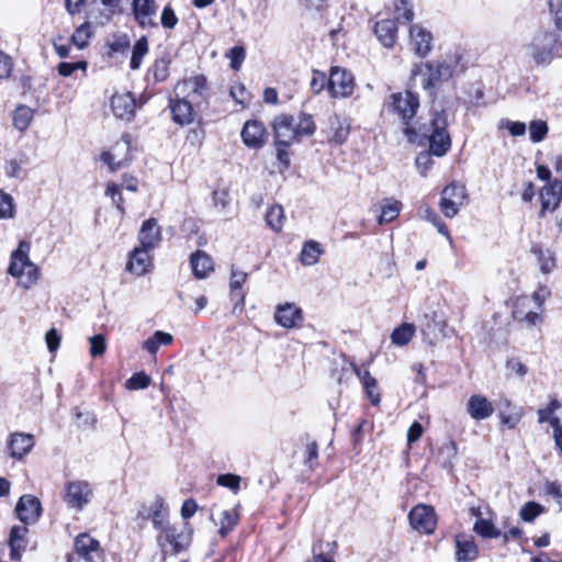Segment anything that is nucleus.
Here are the masks:
<instances>
[{
    "label": "nucleus",
    "instance_id": "obj_1",
    "mask_svg": "<svg viewBox=\"0 0 562 562\" xmlns=\"http://www.w3.org/2000/svg\"><path fill=\"white\" fill-rule=\"evenodd\" d=\"M448 127V113L446 110L436 112L429 126L419 128L418 139L427 140L429 144L428 151H422L415 159V165L422 176H426L427 171L432 166L431 155L442 157L451 147V138L447 132ZM420 143L419 145H422Z\"/></svg>",
    "mask_w": 562,
    "mask_h": 562
},
{
    "label": "nucleus",
    "instance_id": "obj_2",
    "mask_svg": "<svg viewBox=\"0 0 562 562\" xmlns=\"http://www.w3.org/2000/svg\"><path fill=\"white\" fill-rule=\"evenodd\" d=\"M315 130V122L310 114H281L273 121L274 144L292 145L301 137L312 136Z\"/></svg>",
    "mask_w": 562,
    "mask_h": 562
},
{
    "label": "nucleus",
    "instance_id": "obj_3",
    "mask_svg": "<svg viewBox=\"0 0 562 562\" xmlns=\"http://www.w3.org/2000/svg\"><path fill=\"white\" fill-rule=\"evenodd\" d=\"M459 60L450 56L438 61L416 65L411 71V80L420 78V86L424 90L431 91L440 82L449 80L456 72Z\"/></svg>",
    "mask_w": 562,
    "mask_h": 562
},
{
    "label": "nucleus",
    "instance_id": "obj_4",
    "mask_svg": "<svg viewBox=\"0 0 562 562\" xmlns=\"http://www.w3.org/2000/svg\"><path fill=\"white\" fill-rule=\"evenodd\" d=\"M390 106L392 112L398 116L401 122L405 125L403 132L407 140L413 144H420L418 133L412 125L411 121L417 114L419 108V99L416 93L407 90L405 92H396L390 95Z\"/></svg>",
    "mask_w": 562,
    "mask_h": 562
},
{
    "label": "nucleus",
    "instance_id": "obj_5",
    "mask_svg": "<svg viewBox=\"0 0 562 562\" xmlns=\"http://www.w3.org/2000/svg\"><path fill=\"white\" fill-rule=\"evenodd\" d=\"M30 243L21 240L11 254L8 272L18 279L20 285L30 289L38 280L40 269L29 258Z\"/></svg>",
    "mask_w": 562,
    "mask_h": 562
},
{
    "label": "nucleus",
    "instance_id": "obj_6",
    "mask_svg": "<svg viewBox=\"0 0 562 562\" xmlns=\"http://www.w3.org/2000/svg\"><path fill=\"white\" fill-rule=\"evenodd\" d=\"M193 529L188 522L172 524L157 533V544L164 555H176L190 547Z\"/></svg>",
    "mask_w": 562,
    "mask_h": 562
},
{
    "label": "nucleus",
    "instance_id": "obj_7",
    "mask_svg": "<svg viewBox=\"0 0 562 562\" xmlns=\"http://www.w3.org/2000/svg\"><path fill=\"white\" fill-rule=\"evenodd\" d=\"M529 55L537 65H549L554 57L560 56L562 46L554 32H543L535 37L528 47Z\"/></svg>",
    "mask_w": 562,
    "mask_h": 562
},
{
    "label": "nucleus",
    "instance_id": "obj_8",
    "mask_svg": "<svg viewBox=\"0 0 562 562\" xmlns=\"http://www.w3.org/2000/svg\"><path fill=\"white\" fill-rule=\"evenodd\" d=\"M92 496L93 490L87 481H68L64 485L63 501L70 509L82 510L90 504Z\"/></svg>",
    "mask_w": 562,
    "mask_h": 562
},
{
    "label": "nucleus",
    "instance_id": "obj_9",
    "mask_svg": "<svg viewBox=\"0 0 562 562\" xmlns=\"http://www.w3.org/2000/svg\"><path fill=\"white\" fill-rule=\"evenodd\" d=\"M467 198V189L462 184L452 182L443 188L440 198V211L448 217H454Z\"/></svg>",
    "mask_w": 562,
    "mask_h": 562
},
{
    "label": "nucleus",
    "instance_id": "obj_10",
    "mask_svg": "<svg viewBox=\"0 0 562 562\" xmlns=\"http://www.w3.org/2000/svg\"><path fill=\"white\" fill-rule=\"evenodd\" d=\"M411 527L419 533L430 535L437 526V515L432 506L418 504L408 514Z\"/></svg>",
    "mask_w": 562,
    "mask_h": 562
},
{
    "label": "nucleus",
    "instance_id": "obj_11",
    "mask_svg": "<svg viewBox=\"0 0 562 562\" xmlns=\"http://www.w3.org/2000/svg\"><path fill=\"white\" fill-rule=\"evenodd\" d=\"M100 542L88 533H80L75 539V549L67 557V562H95Z\"/></svg>",
    "mask_w": 562,
    "mask_h": 562
},
{
    "label": "nucleus",
    "instance_id": "obj_12",
    "mask_svg": "<svg viewBox=\"0 0 562 562\" xmlns=\"http://www.w3.org/2000/svg\"><path fill=\"white\" fill-rule=\"evenodd\" d=\"M158 4L156 0H132V13L137 25L143 29H156Z\"/></svg>",
    "mask_w": 562,
    "mask_h": 562
},
{
    "label": "nucleus",
    "instance_id": "obj_13",
    "mask_svg": "<svg viewBox=\"0 0 562 562\" xmlns=\"http://www.w3.org/2000/svg\"><path fill=\"white\" fill-rule=\"evenodd\" d=\"M132 137L124 133L120 142L116 143L114 151H103L100 156L101 161L106 164L111 171L121 169L125 161L130 160L128 153L131 148Z\"/></svg>",
    "mask_w": 562,
    "mask_h": 562
},
{
    "label": "nucleus",
    "instance_id": "obj_14",
    "mask_svg": "<svg viewBox=\"0 0 562 562\" xmlns=\"http://www.w3.org/2000/svg\"><path fill=\"white\" fill-rule=\"evenodd\" d=\"M177 93H186L191 101L200 104L201 101L209 97V88L204 76H195L188 78L176 86Z\"/></svg>",
    "mask_w": 562,
    "mask_h": 562
},
{
    "label": "nucleus",
    "instance_id": "obj_15",
    "mask_svg": "<svg viewBox=\"0 0 562 562\" xmlns=\"http://www.w3.org/2000/svg\"><path fill=\"white\" fill-rule=\"evenodd\" d=\"M328 88L335 97H348L353 91V77L349 71L335 67L328 78Z\"/></svg>",
    "mask_w": 562,
    "mask_h": 562
},
{
    "label": "nucleus",
    "instance_id": "obj_16",
    "mask_svg": "<svg viewBox=\"0 0 562 562\" xmlns=\"http://www.w3.org/2000/svg\"><path fill=\"white\" fill-rule=\"evenodd\" d=\"M15 512L18 518L25 525L35 522L42 513V505L37 497L26 494L20 497Z\"/></svg>",
    "mask_w": 562,
    "mask_h": 562
},
{
    "label": "nucleus",
    "instance_id": "obj_17",
    "mask_svg": "<svg viewBox=\"0 0 562 562\" xmlns=\"http://www.w3.org/2000/svg\"><path fill=\"white\" fill-rule=\"evenodd\" d=\"M328 135V140L337 145L344 144L350 133V125L345 117L333 113L327 119V128L323 131Z\"/></svg>",
    "mask_w": 562,
    "mask_h": 562
},
{
    "label": "nucleus",
    "instance_id": "obj_18",
    "mask_svg": "<svg viewBox=\"0 0 562 562\" xmlns=\"http://www.w3.org/2000/svg\"><path fill=\"white\" fill-rule=\"evenodd\" d=\"M244 144L250 148H261L267 139L265 125L259 121H247L241 130Z\"/></svg>",
    "mask_w": 562,
    "mask_h": 562
},
{
    "label": "nucleus",
    "instance_id": "obj_19",
    "mask_svg": "<svg viewBox=\"0 0 562 562\" xmlns=\"http://www.w3.org/2000/svg\"><path fill=\"white\" fill-rule=\"evenodd\" d=\"M531 300L528 296H519L515 300L513 306V317L519 323H525L528 326H535L541 322L539 311L530 310Z\"/></svg>",
    "mask_w": 562,
    "mask_h": 562
},
{
    "label": "nucleus",
    "instance_id": "obj_20",
    "mask_svg": "<svg viewBox=\"0 0 562 562\" xmlns=\"http://www.w3.org/2000/svg\"><path fill=\"white\" fill-rule=\"evenodd\" d=\"M111 108L116 117L131 121L135 115L136 100L131 92L115 93L111 99Z\"/></svg>",
    "mask_w": 562,
    "mask_h": 562
},
{
    "label": "nucleus",
    "instance_id": "obj_21",
    "mask_svg": "<svg viewBox=\"0 0 562 562\" xmlns=\"http://www.w3.org/2000/svg\"><path fill=\"white\" fill-rule=\"evenodd\" d=\"M561 199L562 181L555 179L546 184L540 192V216H543L546 211H554L559 206Z\"/></svg>",
    "mask_w": 562,
    "mask_h": 562
},
{
    "label": "nucleus",
    "instance_id": "obj_22",
    "mask_svg": "<svg viewBox=\"0 0 562 562\" xmlns=\"http://www.w3.org/2000/svg\"><path fill=\"white\" fill-rule=\"evenodd\" d=\"M34 436L25 432H13L8 440L9 456L13 459H22L34 447Z\"/></svg>",
    "mask_w": 562,
    "mask_h": 562
},
{
    "label": "nucleus",
    "instance_id": "obj_23",
    "mask_svg": "<svg viewBox=\"0 0 562 562\" xmlns=\"http://www.w3.org/2000/svg\"><path fill=\"white\" fill-rule=\"evenodd\" d=\"M409 38L413 50L419 57H425L429 54L432 47V35L429 31L420 25H412L409 29Z\"/></svg>",
    "mask_w": 562,
    "mask_h": 562
},
{
    "label": "nucleus",
    "instance_id": "obj_24",
    "mask_svg": "<svg viewBox=\"0 0 562 562\" xmlns=\"http://www.w3.org/2000/svg\"><path fill=\"white\" fill-rule=\"evenodd\" d=\"M274 321L284 328H293L303 321L302 310L291 303L279 305L274 313Z\"/></svg>",
    "mask_w": 562,
    "mask_h": 562
},
{
    "label": "nucleus",
    "instance_id": "obj_25",
    "mask_svg": "<svg viewBox=\"0 0 562 562\" xmlns=\"http://www.w3.org/2000/svg\"><path fill=\"white\" fill-rule=\"evenodd\" d=\"M467 412L475 420H483L494 413L493 404L483 395L474 394L467 403Z\"/></svg>",
    "mask_w": 562,
    "mask_h": 562
},
{
    "label": "nucleus",
    "instance_id": "obj_26",
    "mask_svg": "<svg viewBox=\"0 0 562 562\" xmlns=\"http://www.w3.org/2000/svg\"><path fill=\"white\" fill-rule=\"evenodd\" d=\"M374 33L379 42L386 48H392L397 40L396 20L383 19L375 23Z\"/></svg>",
    "mask_w": 562,
    "mask_h": 562
},
{
    "label": "nucleus",
    "instance_id": "obj_27",
    "mask_svg": "<svg viewBox=\"0 0 562 562\" xmlns=\"http://www.w3.org/2000/svg\"><path fill=\"white\" fill-rule=\"evenodd\" d=\"M456 546L457 562H471L474 561L479 555V549L472 536L463 533L458 535L456 537Z\"/></svg>",
    "mask_w": 562,
    "mask_h": 562
},
{
    "label": "nucleus",
    "instance_id": "obj_28",
    "mask_svg": "<svg viewBox=\"0 0 562 562\" xmlns=\"http://www.w3.org/2000/svg\"><path fill=\"white\" fill-rule=\"evenodd\" d=\"M140 247L154 249L161 239V231L155 218L146 220L139 231Z\"/></svg>",
    "mask_w": 562,
    "mask_h": 562
},
{
    "label": "nucleus",
    "instance_id": "obj_29",
    "mask_svg": "<svg viewBox=\"0 0 562 562\" xmlns=\"http://www.w3.org/2000/svg\"><path fill=\"white\" fill-rule=\"evenodd\" d=\"M538 423H549L554 429L562 426V402L558 398H551L549 405L546 408H539L537 411Z\"/></svg>",
    "mask_w": 562,
    "mask_h": 562
},
{
    "label": "nucleus",
    "instance_id": "obj_30",
    "mask_svg": "<svg viewBox=\"0 0 562 562\" xmlns=\"http://www.w3.org/2000/svg\"><path fill=\"white\" fill-rule=\"evenodd\" d=\"M26 526H14L11 528L9 546H10V558L11 560H20L23 551L27 547V533Z\"/></svg>",
    "mask_w": 562,
    "mask_h": 562
},
{
    "label": "nucleus",
    "instance_id": "obj_31",
    "mask_svg": "<svg viewBox=\"0 0 562 562\" xmlns=\"http://www.w3.org/2000/svg\"><path fill=\"white\" fill-rule=\"evenodd\" d=\"M193 276L198 279L206 278L214 270V262L210 255L203 250H196L190 257Z\"/></svg>",
    "mask_w": 562,
    "mask_h": 562
},
{
    "label": "nucleus",
    "instance_id": "obj_32",
    "mask_svg": "<svg viewBox=\"0 0 562 562\" xmlns=\"http://www.w3.org/2000/svg\"><path fill=\"white\" fill-rule=\"evenodd\" d=\"M192 103V101H189L186 98L170 101L169 106L175 123L179 125H187L193 121Z\"/></svg>",
    "mask_w": 562,
    "mask_h": 562
},
{
    "label": "nucleus",
    "instance_id": "obj_33",
    "mask_svg": "<svg viewBox=\"0 0 562 562\" xmlns=\"http://www.w3.org/2000/svg\"><path fill=\"white\" fill-rule=\"evenodd\" d=\"M169 512L161 497H156L149 508L148 517L151 519L155 530L160 532L171 524L168 520Z\"/></svg>",
    "mask_w": 562,
    "mask_h": 562
},
{
    "label": "nucleus",
    "instance_id": "obj_34",
    "mask_svg": "<svg viewBox=\"0 0 562 562\" xmlns=\"http://www.w3.org/2000/svg\"><path fill=\"white\" fill-rule=\"evenodd\" d=\"M149 251L150 249H145L143 247L135 248L127 262V270L136 276L145 274L150 267Z\"/></svg>",
    "mask_w": 562,
    "mask_h": 562
},
{
    "label": "nucleus",
    "instance_id": "obj_35",
    "mask_svg": "<svg viewBox=\"0 0 562 562\" xmlns=\"http://www.w3.org/2000/svg\"><path fill=\"white\" fill-rule=\"evenodd\" d=\"M352 371L361 381L371 404L378 405L380 403V394L376 392V380L367 369H361L356 364H352Z\"/></svg>",
    "mask_w": 562,
    "mask_h": 562
},
{
    "label": "nucleus",
    "instance_id": "obj_36",
    "mask_svg": "<svg viewBox=\"0 0 562 562\" xmlns=\"http://www.w3.org/2000/svg\"><path fill=\"white\" fill-rule=\"evenodd\" d=\"M248 274L241 270L236 269L235 266L231 268L229 290L232 300L236 304L243 305L245 302V293L243 292V284L246 282Z\"/></svg>",
    "mask_w": 562,
    "mask_h": 562
},
{
    "label": "nucleus",
    "instance_id": "obj_37",
    "mask_svg": "<svg viewBox=\"0 0 562 562\" xmlns=\"http://www.w3.org/2000/svg\"><path fill=\"white\" fill-rule=\"evenodd\" d=\"M324 249L322 245L316 240H307L303 244L300 262L303 266H314L319 261V257L323 255Z\"/></svg>",
    "mask_w": 562,
    "mask_h": 562
},
{
    "label": "nucleus",
    "instance_id": "obj_38",
    "mask_svg": "<svg viewBox=\"0 0 562 562\" xmlns=\"http://www.w3.org/2000/svg\"><path fill=\"white\" fill-rule=\"evenodd\" d=\"M402 203L394 199L384 200L381 206V215L379 216V224L384 225L394 221L401 212Z\"/></svg>",
    "mask_w": 562,
    "mask_h": 562
},
{
    "label": "nucleus",
    "instance_id": "obj_39",
    "mask_svg": "<svg viewBox=\"0 0 562 562\" xmlns=\"http://www.w3.org/2000/svg\"><path fill=\"white\" fill-rule=\"evenodd\" d=\"M531 252L537 256L542 273L548 274L555 268V258L551 250H543L540 246L533 245Z\"/></svg>",
    "mask_w": 562,
    "mask_h": 562
},
{
    "label": "nucleus",
    "instance_id": "obj_40",
    "mask_svg": "<svg viewBox=\"0 0 562 562\" xmlns=\"http://www.w3.org/2000/svg\"><path fill=\"white\" fill-rule=\"evenodd\" d=\"M415 334V326L413 324H403L395 328L391 335V340L396 346L407 345Z\"/></svg>",
    "mask_w": 562,
    "mask_h": 562
},
{
    "label": "nucleus",
    "instance_id": "obj_41",
    "mask_svg": "<svg viewBox=\"0 0 562 562\" xmlns=\"http://www.w3.org/2000/svg\"><path fill=\"white\" fill-rule=\"evenodd\" d=\"M33 119V110L26 105L16 108L13 114V125L19 131H25Z\"/></svg>",
    "mask_w": 562,
    "mask_h": 562
},
{
    "label": "nucleus",
    "instance_id": "obj_42",
    "mask_svg": "<svg viewBox=\"0 0 562 562\" xmlns=\"http://www.w3.org/2000/svg\"><path fill=\"white\" fill-rule=\"evenodd\" d=\"M266 222L272 231L280 232L284 222L283 207L280 204L272 205L266 214Z\"/></svg>",
    "mask_w": 562,
    "mask_h": 562
},
{
    "label": "nucleus",
    "instance_id": "obj_43",
    "mask_svg": "<svg viewBox=\"0 0 562 562\" xmlns=\"http://www.w3.org/2000/svg\"><path fill=\"white\" fill-rule=\"evenodd\" d=\"M148 52V42L145 36L140 37L136 41L134 44L133 50H132V57L130 66L133 70L138 69L142 65V60L144 56Z\"/></svg>",
    "mask_w": 562,
    "mask_h": 562
},
{
    "label": "nucleus",
    "instance_id": "obj_44",
    "mask_svg": "<svg viewBox=\"0 0 562 562\" xmlns=\"http://www.w3.org/2000/svg\"><path fill=\"white\" fill-rule=\"evenodd\" d=\"M473 529L483 538L494 539L501 536V530H498L494 524L487 519H477Z\"/></svg>",
    "mask_w": 562,
    "mask_h": 562
},
{
    "label": "nucleus",
    "instance_id": "obj_45",
    "mask_svg": "<svg viewBox=\"0 0 562 562\" xmlns=\"http://www.w3.org/2000/svg\"><path fill=\"white\" fill-rule=\"evenodd\" d=\"M395 15L398 21L409 23L414 19L412 0H397L395 2Z\"/></svg>",
    "mask_w": 562,
    "mask_h": 562
},
{
    "label": "nucleus",
    "instance_id": "obj_46",
    "mask_svg": "<svg viewBox=\"0 0 562 562\" xmlns=\"http://www.w3.org/2000/svg\"><path fill=\"white\" fill-rule=\"evenodd\" d=\"M544 512V507L536 502H527L519 512L520 518L526 522H531L540 514Z\"/></svg>",
    "mask_w": 562,
    "mask_h": 562
},
{
    "label": "nucleus",
    "instance_id": "obj_47",
    "mask_svg": "<svg viewBox=\"0 0 562 562\" xmlns=\"http://www.w3.org/2000/svg\"><path fill=\"white\" fill-rule=\"evenodd\" d=\"M548 124L542 120L531 121L529 124V137L532 143H540L548 134Z\"/></svg>",
    "mask_w": 562,
    "mask_h": 562
},
{
    "label": "nucleus",
    "instance_id": "obj_48",
    "mask_svg": "<svg viewBox=\"0 0 562 562\" xmlns=\"http://www.w3.org/2000/svg\"><path fill=\"white\" fill-rule=\"evenodd\" d=\"M151 379L148 374L140 371L137 373H134L126 382L125 387L127 390L136 391V390H144L147 389L150 385Z\"/></svg>",
    "mask_w": 562,
    "mask_h": 562
},
{
    "label": "nucleus",
    "instance_id": "obj_49",
    "mask_svg": "<svg viewBox=\"0 0 562 562\" xmlns=\"http://www.w3.org/2000/svg\"><path fill=\"white\" fill-rule=\"evenodd\" d=\"M425 218L430 222L438 231L439 234L445 236L450 241L452 240L451 235L448 231L447 225L441 221L439 215L430 207L425 210Z\"/></svg>",
    "mask_w": 562,
    "mask_h": 562
},
{
    "label": "nucleus",
    "instance_id": "obj_50",
    "mask_svg": "<svg viewBox=\"0 0 562 562\" xmlns=\"http://www.w3.org/2000/svg\"><path fill=\"white\" fill-rule=\"evenodd\" d=\"M14 215L13 198L0 190V218H12Z\"/></svg>",
    "mask_w": 562,
    "mask_h": 562
},
{
    "label": "nucleus",
    "instance_id": "obj_51",
    "mask_svg": "<svg viewBox=\"0 0 562 562\" xmlns=\"http://www.w3.org/2000/svg\"><path fill=\"white\" fill-rule=\"evenodd\" d=\"M90 355L93 358L101 357L106 350V340L104 335L98 334L89 338Z\"/></svg>",
    "mask_w": 562,
    "mask_h": 562
},
{
    "label": "nucleus",
    "instance_id": "obj_52",
    "mask_svg": "<svg viewBox=\"0 0 562 562\" xmlns=\"http://www.w3.org/2000/svg\"><path fill=\"white\" fill-rule=\"evenodd\" d=\"M178 22H179V20H178V16H177L175 10L172 9V7L170 4H167L162 9V12L160 15V24L165 29L172 30L176 27Z\"/></svg>",
    "mask_w": 562,
    "mask_h": 562
},
{
    "label": "nucleus",
    "instance_id": "obj_53",
    "mask_svg": "<svg viewBox=\"0 0 562 562\" xmlns=\"http://www.w3.org/2000/svg\"><path fill=\"white\" fill-rule=\"evenodd\" d=\"M156 81H164L169 75V61L165 58L157 59L151 68Z\"/></svg>",
    "mask_w": 562,
    "mask_h": 562
},
{
    "label": "nucleus",
    "instance_id": "obj_54",
    "mask_svg": "<svg viewBox=\"0 0 562 562\" xmlns=\"http://www.w3.org/2000/svg\"><path fill=\"white\" fill-rule=\"evenodd\" d=\"M226 56L231 60L232 69L238 70L246 57V52H245L244 47H241V46H234L228 50Z\"/></svg>",
    "mask_w": 562,
    "mask_h": 562
},
{
    "label": "nucleus",
    "instance_id": "obj_55",
    "mask_svg": "<svg viewBox=\"0 0 562 562\" xmlns=\"http://www.w3.org/2000/svg\"><path fill=\"white\" fill-rule=\"evenodd\" d=\"M238 516L234 510H224L222 513L221 529L222 535L227 533L237 524Z\"/></svg>",
    "mask_w": 562,
    "mask_h": 562
},
{
    "label": "nucleus",
    "instance_id": "obj_56",
    "mask_svg": "<svg viewBox=\"0 0 562 562\" xmlns=\"http://www.w3.org/2000/svg\"><path fill=\"white\" fill-rule=\"evenodd\" d=\"M217 484L224 487H228L229 490L236 492L239 490L240 477L235 474H221L216 480Z\"/></svg>",
    "mask_w": 562,
    "mask_h": 562
},
{
    "label": "nucleus",
    "instance_id": "obj_57",
    "mask_svg": "<svg viewBox=\"0 0 562 562\" xmlns=\"http://www.w3.org/2000/svg\"><path fill=\"white\" fill-rule=\"evenodd\" d=\"M318 458V446L316 441H310L306 445L304 464L311 470L315 468Z\"/></svg>",
    "mask_w": 562,
    "mask_h": 562
},
{
    "label": "nucleus",
    "instance_id": "obj_58",
    "mask_svg": "<svg viewBox=\"0 0 562 562\" xmlns=\"http://www.w3.org/2000/svg\"><path fill=\"white\" fill-rule=\"evenodd\" d=\"M548 7L557 29L562 30V0H549Z\"/></svg>",
    "mask_w": 562,
    "mask_h": 562
},
{
    "label": "nucleus",
    "instance_id": "obj_59",
    "mask_svg": "<svg viewBox=\"0 0 562 562\" xmlns=\"http://www.w3.org/2000/svg\"><path fill=\"white\" fill-rule=\"evenodd\" d=\"M105 195L110 196L120 212H124L123 196L120 192L119 187L115 183H109L105 190Z\"/></svg>",
    "mask_w": 562,
    "mask_h": 562
},
{
    "label": "nucleus",
    "instance_id": "obj_60",
    "mask_svg": "<svg viewBox=\"0 0 562 562\" xmlns=\"http://www.w3.org/2000/svg\"><path fill=\"white\" fill-rule=\"evenodd\" d=\"M86 61L78 63H60L57 67L58 74L63 77L71 76L77 69H86Z\"/></svg>",
    "mask_w": 562,
    "mask_h": 562
},
{
    "label": "nucleus",
    "instance_id": "obj_61",
    "mask_svg": "<svg viewBox=\"0 0 562 562\" xmlns=\"http://www.w3.org/2000/svg\"><path fill=\"white\" fill-rule=\"evenodd\" d=\"M501 127H506L512 136H522L526 133V125L522 122H513L509 120H502Z\"/></svg>",
    "mask_w": 562,
    "mask_h": 562
},
{
    "label": "nucleus",
    "instance_id": "obj_62",
    "mask_svg": "<svg viewBox=\"0 0 562 562\" xmlns=\"http://www.w3.org/2000/svg\"><path fill=\"white\" fill-rule=\"evenodd\" d=\"M326 81V75L322 71L314 70L313 71V78L311 80V89L314 93H319L323 91Z\"/></svg>",
    "mask_w": 562,
    "mask_h": 562
},
{
    "label": "nucleus",
    "instance_id": "obj_63",
    "mask_svg": "<svg viewBox=\"0 0 562 562\" xmlns=\"http://www.w3.org/2000/svg\"><path fill=\"white\" fill-rule=\"evenodd\" d=\"M89 37L88 26L81 25L76 30L74 35L71 36L72 43L79 48L85 47L87 44V40Z\"/></svg>",
    "mask_w": 562,
    "mask_h": 562
},
{
    "label": "nucleus",
    "instance_id": "obj_64",
    "mask_svg": "<svg viewBox=\"0 0 562 562\" xmlns=\"http://www.w3.org/2000/svg\"><path fill=\"white\" fill-rule=\"evenodd\" d=\"M12 71V59L7 54L0 52V79L8 78Z\"/></svg>",
    "mask_w": 562,
    "mask_h": 562
}]
</instances>
